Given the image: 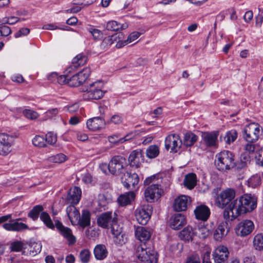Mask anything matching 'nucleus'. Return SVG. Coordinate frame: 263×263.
Returning <instances> with one entry per match:
<instances>
[{
	"label": "nucleus",
	"instance_id": "obj_1",
	"mask_svg": "<svg viewBox=\"0 0 263 263\" xmlns=\"http://www.w3.org/2000/svg\"><path fill=\"white\" fill-rule=\"evenodd\" d=\"M257 205V198L254 195L246 194L238 199L234 200L229 204L232 213V219L236 218L239 215L251 212Z\"/></svg>",
	"mask_w": 263,
	"mask_h": 263
},
{
	"label": "nucleus",
	"instance_id": "obj_2",
	"mask_svg": "<svg viewBox=\"0 0 263 263\" xmlns=\"http://www.w3.org/2000/svg\"><path fill=\"white\" fill-rule=\"evenodd\" d=\"M215 165L219 171L230 170L235 166L234 155L230 151L221 152L216 156Z\"/></svg>",
	"mask_w": 263,
	"mask_h": 263
},
{
	"label": "nucleus",
	"instance_id": "obj_3",
	"mask_svg": "<svg viewBox=\"0 0 263 263\" xmlns=\"http://www.w3.org/2000/svg\"><path fill=\"white\" fill-rule=\"evenodd\" d=\"M103 83L97 81L88 85L84 90L83 97L85 100H98L101 99L105 92L102 90Z\"/></svg>",
	"mask_w": 263,
	"mask_h": 263
},
{
	"label": "nucleus",
	"instance_id": "obj_4",
	"mask_svg": "<svg viewBox=\"0 0 263 263\" xmlns=\"http://www.w3.org/2000/svg\"><path fill=\"white\" fill-rule=\"evenodd\" d=\"M135 250V255L141 263H157L154 251L147 248L145 244L136 246Z\"/></svg>",
	"mask_w": 263,
	"mask_h": 263
},
{
	"label": "nucleus",
	"instance_id": "obj_5",
	"mask_svg": "<svg viewBox=\"0 0 263 263\" xmlns=\"http://www.w3.org/2000/svg\"><path fill=\"white\" fill-rule=\"evenodd\" d=\"M242 133L245 140L256 142L262 133V127L257 123H251L243 128Z\"/></svg>",
	"mask_w": 263,
	"mask_h": 263
},
{
	"label": "nucleus",
	"instance_id": "obj_6",
	"mask_svg": "<svg viewBox=\"0 0 263 263\" xmlns=\"http://www.w3.org/2000/svg\"><path fill=\"white\" fill-rule=\"evenodd\" d=\"M126 166L125 158L121 156H115L109 162V173L116 176L123 174L126 172Z\"/></svg>",
	"mask_w": 263,
	"mask_h": 263
},
{
	"label": "nucleus",
	"instance_id": "obj_7",
	"mask_svg": "<svg viewBox=\"0 0 263 263\" xmlns=\"http://www.w3.org/2000/svg\"><path fill=\"white\" fill-rule=\"evenodd\" d=\"M90 73V68L89 67H86L71 77L69 75L68 85L71 87L79 86L86 80Z\"/></svg>",
	"mask_w": 263,
	"mask_h": 263
},
{
	"label": "nucleus",
	"instance_id": "obj_8",
	"mask_svg": "<svg viewBox=\"0 0 263 263\" xmlns=\"http://www.w3.org/2000/svg\"><path fill=\"white\" fill-rule=\"evenodd\" d=\"M152 213L151 205L148 204L142 205L135 211L136 218L140 224L145 225L149 220Z\"/></svg>",
	"mask_w": 263,
	"mask_h": 263
},
{
	"label": "nucleus",
	"instance_id": "obj_9",
	"mask_svg": "<svg viewBox=\"0 0 263 263\" xmlns=\"http://www.w3.org/2000/svg\"><path fill=\"white\" fill-rule=\"evenodd\" d=\"M121 179L123 185L128 190H134L139 182V177L137 174L126 171L122 175Z\"/></svg>",
	"mask_w": 263,
	"mask_h": 263
},
{
	"label": "nucleus",
	"instance_id": "obj_10",
	"mask_svg": "<svg viewBox=\"0 0 263 263\" xmlns=\"http://www.w3.org/2000/svg\"><path fill=\"white\" fill-rule=\"evenodd\" d=\"M162 193L158 184L153 183L149 185L144 191V197L148 202H153L159 199Z\"/></svg>",
	"mask_w": 263,
	"mask_h": 263
},
{
	"label": "nucleus",
	"instance_id": "obj_11",
	"mask_svg": "<svg viewBox=\"0 0 263 263\" xmlns=\"http://www.w3.org/2000/svg\"><path fill=\"white\" fill-rule=\"evenodd\" d=\"M180 137L177 134H171L167 136L165 140V147L168 151L176 153L182 145Z\"/></svg>",
	"mask_w": 263,
	"mask_h": 263
},
{
	"label": "nucleus",
	"instance_id": "obj_12",
	"mask_svg": "<svg viewBox=\"0 0 263 263\" xmlns=\"http://www.w3.org/2000/svg\"><path fill=\"white\" fill-rule=\"evenodd\" d=\"M254 225L250 220H243L240 222L235 227V230L237 235L245 237L249 235L253 230Z\"/></svg>",
	"mask_w": 263,
	"mask_h": 263
},
{
	"label": "nucleus",
	"instance_id": "obj_13",
	"mask_svg": "<svg viewBox=\"0 0 263 263\" xmlns=\"http://www.w3.org/2000/svg\"><path fill=\"white\" fill-rule=\"evenodd\" d=\"M115 213L107 212L100 214L97 218V224L102 228L109 229L110 226L117 219Z\"/></svg>",
	"mask_w": 263,
	"mask_h": 263
},
{
	"label": "nucleus",
	"instance_id": "obj_14",
	"mask_svg": "<svg viewBox=\"0 0 263 263\" xmlns=\"http://www.w3.org/2000/svg\"><path fill=\"white\" fill-rule=\"evenodd\" d=\"M235 196V191L231 189H227L221 192L218 196L217 204L219 208L222 209L230 203Z\"/></svg>",
	"mask_w": 263,
	"mask_h": 263
},
{
	"label": "nucleus",
	"instance_id": "obj_15",
	"mask_svg": "<svg viewBox=\"0 0 263 263\" xmlns=\"http://www.w3.org/2000/svg\"><path fill=\"white\" fill-rule=\"evenodd\" d=\"M229 254L228 248L220 245L215 249L212 255L215 263H227Z\"/></svg>",
	"mask_w": 263,
	"mask_h": 263
},
{
	"label": "nucleus",
	"instance_id": "obj_16",
	"mask_svg": "<svg viewBox=\"0 0 263 263\" xmlns=\"http://www.w3.org/2000/svg\"><path fill=\"white\" fill-rule=\"evenodd\" d=\"M55 226L60 234L68 241L70 245L73 244L76 242V238L72 235V231L70 228L65 227L58 220L55 221Z\"/></svg>",
	"mask_w": 263,
	"mask_h": 263
},
{
	"label": "nucleus",
	"instance_id": "obj_17",
	"mask_svg": "<svg viewBox=\"0 0 263 263\" xmlns=\"http://www.w3.org/2000/svg\"><path fill=\"white\" fill-rule=\"evenodd\" d=\"M190 197L185 195H181L177 197L174 201L173 208L177 212L185 211L187 206L191 203Z\"/></svg>",
	"mask_w": 263,
	"mask_h": 263
},
{
	"label": "nucleus",
	"instance_id": "obj_18",
	"mask_svg": "<svg viewBox=\"0 0 263 263\" xmlns=\"http://www.w3.org/2000/svg\"><path fill=\"white\" fill-rule=\"evenodd\" d=\"M86 125L89 130L97 131L105 127L106 122L103 117H96L88 119Z\"/></svg>",
	"mask_w": 263,
	"mask_h": 263
},
{
	"label": "nucleus",
	"instance_id": "obj_19",
	"mask_svg": "<svg viewBox=\"0 0 263 263\" xmlns=\"http://www.w3.org/2000/svg\"><path fill=\"white\" fill-rule=\"evenodd\" d=\"M219 132H203L201 138L203 143L208 147L216 146L218 142Z\"/></svg>",
	"mask_w": 263,
	"mask_h": 263
},
{
	"label": "nucleus",
	"instance_id": "obj_20",
	"mask_svg": "<svg viewBox=\"0 0 263 263\" xmlns=\"http://www.w3.org/2000/svg\"><path fill=\"white\" fill-rule=\"evenodd\" d=\"M81 197V190L77 186L70 189L66 197L67 204L70 205L77 204L79 203Z\"/></svg>",
	"mask_w": 263,
	"mask_h": 263
},
{
	"label": "nucleus",
	"instance_id": "obj_21",
	"mask_svg": "<svg viewBox=\"0 0 263 263\" xmlns=\"http://www.w3.org/2000/svg\"><path fill=\"white\" fill-rule=\"evenodd\" d=\"M143 160L144 156L141 149L133 151L128 157L130 165L136 167H139Z\"/></svg>",
	"mask_w": 263,
	"mask_h": 263
},
{
	"label": "nucleus",
	"instance_id": "obj_22",
	"mask_svg": "<svg viewBox=\"0 0 263 263\" xmlns=\"http://www.w3.org/2000/svg\"><path fill=\"white\" fill-rule=\"evenodd\" d=\"M21 218H18L11 222L6 223L3 225V227L6 230L10 231H22L29 229L28 226L23 222H18Z\"/></svg>",
	"mask_w": 263,
	"mask_h": 263
},
{
	"label": "nucleus",
	"instance_id": "obj_23",
	"mask_svg": "<svg viewBox=\"0 0 263 263\" xmlns=\"http://www.w3.org/2000/svg\"><path fill=\"white\" fill-rule=\"evenodd\" d=\"M194 213L197 219L204 221L209 217L210 210L208 206L201 205L196 208L194 210Z\"/></svg>",
	"mask_w": 263,
	"mask_h": 263
},
{
	"label": "nucleus",
	"instance_id": "obj_24",
	"mask_svg": "<svg viewBox=\"0 0 263 263\" xmlns=\"http://www.w3.org/2000/svg\"><path fill=\"white\" fill-rule=\"evenodd\" d=\"M185 223V218L182 214H176L171 219L170 226L174 230L180 229Z\"/></svg>",
	"mask_w": 263,
	"mask_h": 263
},
{
	"label": "nucleus",
	"instance_id": "obj_25",
	"mask_svg": "<svg viewBox=\"0 0 263 263\" xmlns=\"http://www.w3.org/2000/svg\"><path fill=\"white\" fill-rule=\"evenodd\" d=\"M66 213L71 224H76L80 217L79 211L73 205H70L66 208Z\"/></svg>",
	"mask_w": 263,
	"mask_h": 263
},
{
	"label": "nucleus",
	"instance_id": "obj_26",
	"mask_svg": "<svg viewBox=\"0 0 263 263\" xmlns=\"http://www.w3.org/2000/svg\"><path fill=\"white\" fill-rule=\"evenodd\" d=\"M195 235V231H193L192 228L187 226L184 228L179 234V238L185 242L192 241L193 236Z\"/></svg>",
	"mask_w": 263,
	"mask_h": 263
},
{
	"label": "nucleus",
	"instance_id": "obj_27",
	"mask_svg": "<svg viewBox=\"0 0 263 263\" xmlns=\"http://www.w3.org/2000/svg\"><path fill=\"white\" fill-rule=\"evenodd\" d=\"M135 236L140 241H145L150 238L151 233L144 227H138L135 231Z\"/></svg>",
	"mask_w": 263,
	"mask_h": 263
},
{
	"label": "nucleus",
	"instance_id": "obj_28",
	"mask_svg": "<svg viewBox=\"0 0 263 263\" xmlns=\"http://www.w3.org/2000/svg\"><path fill=\"white\" fill-rule=\"evenodd\" d=\"M227 226L226 222H222L218 226L214 233V237L216 240L220 241L227 235V231L226 230Z\"/></svg>",
	"mask_w": 263,
	"mask_h": 263
},
{
	"label": "nucleus",
	"instance_id": "obj_29",
	"mask_svg": "<svg viewBox=\"0 0 263 263\" xmlns=\"http://www.w3.org/2000/svg\"><path fill=\"white\" fill-rule=\"evenodd\" d=\"M135 197V194L133 191L125 193L124 194L121 195L118 201L119 203L122 206H125L127 204H130L132 201Z\"/></svg>",
	"mask_w": 263,
	"mask_h": 263
},
{
	"label": "nucleus",
	"instance_id": "obj_30",
	"mask_svg": "<svg viewBox=\"0 0 263 263\" xmlns=\"http://www.w3.org/2000/svg\"><path fill=\"white\" fill-rule=\"evenodd\" d=\"M95 258L97 260H103L107 257L108 252L103 245H98L93 250Z\"/></svg>",
	"mask_w": 263,
	"mask_h": 263
},
{
	"label": "nucleus",
	"instance_id": "obj_31",
	"mask_svg": "<svg viewBox=\"0 0 263 263\" xmlns=\"http://www.w3.org/2000/svg\"><path fill=\"white\" fill-rule=\"evenodd\" d=\"M77 224H79L83 228L89 226L90 224V212L87 210L83 211L82 216L81 217H79Z\"/></svg>",
	"mask_w": 263,
	"mask_h": 263
},
{
	"label": "nucleus",
	"instance_id": "obj_32",
	"mask_svg": "<svg viewBox=\"0 0 263 263\" xmlns=\"http://www.w3.org/2000/svg\"><path fill=\"white\" fill-rule=\"evenodd\" d=\"M140 35V33L138 32H133L130 33L128 38L126 40L119 41L116 46L118 48H120L128 43H130L137 40Z\"/></svg>",
	"mask_w": 263,
	"mask_h": 263
},
{
	"label": "nucleus",
	"instance_id": "obj_33",
	"mask_svg": "<svg viewBox=\"0 0 263 263\" xmlns=\"http://www.w3.org/2000/svg\"><path fill=\"white\" fill-rule=\"evenodd\" d=\"M196 175L194 173H191L185 176L183 183L185 187L191 190L196 185Z\"/></svg>",
	"mask_w": 263,
	"mask_h": 263
},
{
	"label": "nucleus",
	"instance_id": "obj_34",
	"mask_svg": "<svg viewBox=\"0 0 263 263\" xmlns=\"http://www.w3.org/2000/svg\"><path fill=\"white\" fill-rule=\"evenodd\" d=\"M253 245L255 250L263 251V233L257 234L254 237Z\"/></svg>",
	"mask_w": 263,
	"mask_h": 263
},
{
	"label": "nucleus",
	"instance_id": "obj_35",
	"mask_svg": "<svg viewBox=\"0 0 263 263\" xmlns=\"http://www.w3.org/2000/svg\"><path fill=\"white\" fill-rule=\"evenodd\" d=\"M195 235H197L199 238L205 239L210 234L209 229L204 225H201L197 228H195Z\"/></svg>",
	"mask_w": 263,
	"mask_h": 263
},
{
	"label": "nucleus",
	"instance_id": "obj_36",
	"mask_svg": "<svg viewBox=\"0 0 263 263\" xmlns=\"http://www.w3.org/2000/svg\"><path fill=\"white\" fill-rule=\"evenodd\" d=\"M198 139V137L192 133H187L184 136L183 144L186 146H192Z\"/></svg>",
	"mask_w": 263,
	"mask_h": 263
},
{
	"label": "nucleus",
	"instance_id": "obj_37",
	"mask_svg": "<svg viewBox=\"0 0 263 263\" xmlns=\"http://www.w3.org/2000/svg\"><path fill=\"white\" fill-rule=\"evenodd\" d=\"M40 219L47 228L52 230L54 229L55 226L47 212H42L40 215Z\"/></svg>",
	"mask_w": 263,
	"mask_h": 263
},
{
	"label": "nucleus",
	"instance_id": "obj_38",
	"mask_svg": "<svg viewBox=\"0 0 263 263\" xmlns=\"http://www.w3.org/2000/svg\"><path fill=\"white\" fill-rule=\"evenodd\" d=\"M14 142V137L12 135L0 133V144L12 145Z\"/></svg>",
	"mask_w": 263,
	"mask_h": 263
},
{
	"label": "nucleus",
	"instance_id": "obj_39",
	"mask_svg": "<svg viewBox=\"0 0 263 263\" xmlns=\"http://www.w3.org/2000/svg\"><path fill=\"white\" fill-rule=\"evenodd\" d=\"M43 210V207L42 205H35L29 212L28 214V216L31 218L33 220H36L39 217V214L42 213Z\"/></svg>",
	"mask_w": 263,
	"mask_h": 263
},
{
	"label": "nucleus",
	"instance_id": "obj_40",
	"mask_svg": "<svg viewBox=\"0 0 263 263\" xmlns=\"http://www.w3.org/2000/svg\"><path fill=\"white\" fill-rule=\"evenodd\" d=\"M123 34L122 33H115L112 35L107 36L104 39V42L106 43L107 45H111L115 42H116V44L118 43V41H122L121 39L122 38Z\"/></svg>",
	"mask_w": 263,
	"mask_h": 263
},
{
	"label": "nucleus",
	"instance_id": "obj_41",
	"mask_svg": "<svg viewBox=\"0 0 263 263\" xmlns=\"http://www.w3.org/2000/svg\"><path fill=\"white\" fill-rule=\"evenodd\" d=\"M67 160V157L64 154L59 153L52 155L48 158V160L52 163H62Z\"/></svg>",
	"mask_w": 263,
	"mask_h": 263
},
{
	"label": "nucleus",
	"instance_id": "obj_42",
	"mask_svg": "<svg viewBox=\"0 0 263 263\" xmlns=\"http://www.w3.org/2000/svg\"><path fill=\"white\" fill-rule=\"evenodd\" d=\"M159 154V149L158 146L153 145L149 146L146 149V156L151 159L156 157Z\"/></svg>",
	"mask_w": 263,
	"mask_h": 263
},
{
	"label": "nucleus",
	"instance_id": "obj_43",
	"mask_svg": "<svg viewBox=\"0 0 263 263\" xmlns=\"http://www.w3.org/2000/svg\"><path fill=\"white\" fill-rule=\"evenodd\" d=\"M91 257V253L88 249L82 250L79 253V258L82 263H88Z\"/></svg>",
	"mask_w": 263,
	"mask_h": 263
},
{
	"label": "nucleus",
	"instance_id": "obj_44",
	"mask_svg": "<svg viewBox=\"0 0 263 263\" xmlns=\"http://www.w3.org/2000/svg\"><path fill=\"white\" fill-rule=\"evenodd\" d=\"M86 61L87 57L82 54H79L73 59L72 64L77 67L84 65Z\"/></svg>",
	"mask_w": 263,
	"mask_h": 263
},
{
	"label": "nucleus",
	"instance_id": "obj_45",
	"mask_svg": "<svg viewBox=\"0 0 263 263\" xmlns=\"http://www.w3.org/2000/svg\"><path fill=\"white\" fill-rule=\"evenodd\" d=\"M247 142L243 146L245 153L249 155L253 154L257 145L254 143L255 142Z\"/></svg>",
	"mask_w": 263,
	"mask_h": 263
},
{
	"label": "nucleus",
	"instance_id": "obj_46",
	"mask_svg": "<svg viewBox=\"0 0 263 263\" xmlns=\"http://www.w3.org/2000/svg\"><path fill=\"white\" fill-rule=\"evenodd\" d=\"M113 236L114 241L117 245L122 246L125 244L127 241V238L123 232L120 233L119 234L114 235Z\"/></svg>",
	"mask_w": 263,
	"mask_h": 263
},
{
	"label": "nucleus",
	"instance_id": "obj_47",
	"mask_svg": "<svg viewBox=\"0 0 263 263\" xmlns=\"http://www.w3.org/2000/svg\"><path fill=\"white\" fill-rule=\"evenodd\" d=\"M237 137V133L235 130H231L227 133L224 137V140L228 144L233 142Z\"/></svg>",
	"mask_w": 263,
	"mask_h": 263
},
{
	"label": "nucleus",
	"instance_id": "obj_48",
	"mask_svg": "<svg viewBox=\"0 0 263 263\" xmlns=\"http://www.w3.org/2000/svg\"><path fill=\"white\" fill-rule=\"evenodd\" d=\"M248 184L249 186L252 187H256L261 184V178L260 176L254 175L251 176L249 180Z\"/></svg>",
	"mask_w": 263,
	"mask_h": 263
},
{
	"label": "nucleus",
	"instance_id": "obj_49",
	"mask_svg": "<svg viewBox=\"0 0 263 263\" xmlns=\"http://www.w3.org/2000/svg\"><path fill=\"white\" fill-rule=\"evenodd\" d=\"M123 119L120 114H115L112 115L110 119L107 121V123L108 124L119 125L122 123Z\"/></svg>",
	"mask_w": 263,
	"mask_h": 263
},
{
	"label": "nucleus",
	"instance_id": "obj_50",
	"mask_svg": "<svg viewBox=\"0 0 263 263\" xmlns=\"http://www.w3.org/2000/svg\"><path fill=\"white\" fill-rule=\"evenodd\" d=\"M32 143L36 147H43L46 146V140L42 136H36L32 140Z\"/></svg>",
	"mask_w": 263,
	"mask_h": 263
},
{
	"label": "nucleus",
	"instance_id": "obj_51",
	"mask_svg": "<svg viewBox=\"0 0 263 263\" xmlns=\"http://www.w3.org/2000/svg\"><path fill=\"white\" fill-rule=\"evenodd\" d=\"M23 114L27 118L31 120H34L39 117L38 113L31 109H26L23 110Z\"/></svg>",
	"mask_w": 263,
	"mask_h": 263
},
{
	"label": "nucleus",
	"instance_id": "obj_52",
	"mask_svg": "<svg viewBox=\"0 0 263 263\" xmlns=\"http://www.w3.org/2000/svg\"><path fill=\"white\" fill-rule=\"evenodd\" d=\"M23 249H24V244L21 241H16L11 243L10 249L12 251L19 252Z\"/></svg>",
	"mask_w": 263,
	"mask_h": 263
},
{
	"label": "nucleus",
	"instance_id": "obj_53",
	"mask_svg": "<svg viewBox=\"0 0 263 263\" xmlns=\"http://www.w3.org/2000/svg\"><path fill=\"white\" fill-rule=\"evenodd\" d=\"M111 229V232L112 235L119 234L122 232V228L121 227L117 222V219L115 220L114 223L111 224L109 227Z\"/></svg>",
	"mask_w": 263,
	"mask_h": 263
},
{
	"label": "nucleus",
	"instance_id": "obj_54",
	"mask_svg": "<svg viewBox=\"0 0 263 263\" xmlns=\"http://www.w3.org/2000/svg\"><path fill=\"white\" fill-rule=\"evenodd\" d=\"M12 146L0 144V155L3 156H7L12 151Z\"/></svg>",
	"mask_w": 263,
	"mask_h": 263
},
{
	"label": "nucleus",
	"instance_id": "obj_55",
	"mask_svg": "<svg viewBox=\"0 0 263 263\" xmlns=\"http://www.w3.org/2000/svg\"><path fill=\"white\" fill-rule=\"evenodd\" d=\"M120 24L115 21L108 22L106 24V29L110 31H117L120 29Z\"/></svg>",
	"mask_w": 263,
	"mask_h": 263
},
{
	"label": "nucleus",
	"instance_id": "obj_56",
	"mask_svg": "<svg viewBox=\"0 0 263 263\" xmlns=\"http://www.w3.org/2000/svg\"><path fill=\"white\" fill-rule=\"evenodd\" d=\"M59 113V110L57 108H52L48 110L45 114V117L44 120L51 119L56 116Z\"/></svg>",
	"mask_w": 263,
	"mask_h": 263
},
{
	"label": "nucleus",
	"instance_id": "obj_57",
	"mask_svg": "<svg viewBox=\"0 0 263 263\" xmlns=\"http://www.w3.org/2000/svg\"><path fill=\"white\" fill-rule=\"evenodd\" d=\"M42 246L40 243L33 242L30 246V252H32V255H34L41 251Z\"/></svg>",
	"mask_w": 263,
	"mask_h": 263
},
{
	"label": "nucleus",
	"instance_id": "obj_58",
	"mask_svg": "<svg viewBox=\"0 0 263 263\" xmlns=\"http://www.w3.org/2000/svg\"><path fill=\"white\" fill-rule=\"evenodd\" d=\"M88 31L95 40H100L103 37L102 32L99 29L90 28L88 29Z\"/></svg>",
	"mask_w": 263,
	"mask_h": 263
},
{
	"label": "nucleus",
	"instance_id": "obj_59",
	"mask_svg": "<svg viewBox=\"0 0 263 263\" xmlns=\"http://www.w3.org/2000/svg\"><path fill=\"white\" fill-rule=\"evenodd\" d=\"M46 142L50 144H53L57 141V136L53 133H48L46 135Z\"/></svg>",
	"mask_w": 263,
	"mask_h": 263
},
{
	"label": "nucleus",
	"instance_id": "obj_60",
	"mask_svg": "<svg viewBox=\"0 0 263 263\" xmlns=\"http://www.w3.org/2000/svg\"><path fill=\"white\" fill-rule=\"evenodd\" d=\"M20 21V18L15 16H10L8 17H4L3 19V22L5 24H8L13 25Z\"/></svg>",
	"mask_w": 263,
	"mask_h": 263
},
{
	"label": "nucleus",
	"instance_id": "obj_61",
	"mask_svg": "<svg viewBox=\"0 0 263 263\" xmlns=\"http://www.w3.org/2000/svg\"><path fill=\"white\" fill-rule=\"evenodd\" d=\"M108 140L110 143L114 144H118L123 143V138H119L117 135H112L108 137Z\"/></svg>",
	"mask_w": 263,
	"mask_h": 263
},
{
	"label": "nucleus",
	"instance_id": "obj_62",
	"mask_svg": "<svg viewBox=\"0 0 263 263\" xmlns=\"http://www.w3.org/2000/svg\"><path fill=\"white\" fill-rule=\"evenodd\" d=\"M185 263H200V259L198 255H192L187 258Z\"/></svg>",
	"mask_w": 263,
	"mask_h": 263
},
{
	"label": "nucleus",
	"instance_id": "obj_63",
	"mask_svg": "<svg viewBox=\"0 0 263 263\" xmlns=\"http://www.w3.org/2000/svg\"><path fill=\"white\" fill-rule=\"evenodd\" d=\"M69 74L64 73L63 75L58 76L57 82L60 84H68Z\"/></svg>",
	"mask_w": 263,
	"mask_h": 263
},
{
	"label": "nucleus",
	"instance_id": "obj_64",
	"mask_svg": "<svg viewBox=\"0 0 263 263\" xmlns=\"http://www.w3.org/2000/svg\"><path fill=\"white\" fill-rule=\"evenodd\" d=\"M223 217L226 220H233V219H232V213L231 211L230 210L229 208V205L226 209L223 212Z\"/></svg>",
	"mask_w": 263,
	"mask_h": 263
}]
</instances>
